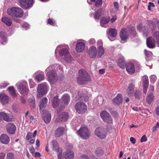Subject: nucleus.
<instances>
[{
	"instance_id": "f257e3e1",
	"label": "nucleus",
	"mask_w": 159,
	"mask_h": 159,
	"mask_svg": "<svg viewBox=\"0 0 159 159\" xmlns=\"http://www.w3.org/2000/svg\"><path fill=\"white\" fill-rule=\"evenodd\" d=\"M90 80V76L85 70L82 69L79 70V76L77 78V82L79 84H84Z\"/></svg>"
},
{
	"instance_id": "f03ea898",
	"label": "nucleus",
	"mask_w": 159,
	"mask_h": 159,
	"mask_svg": "<svg viewBox=\"0 0 159 159\" xmlns=\"http://www.w3.org/2000/svg\"><path fill=\"white\" fill-rule=\"evenodd\" d=\"M7 12L9 15L17 18L22 17L24 14L22 9L16 7L8 8L7 11Z\"/></svg>"
},
{
	"instance_id": "7ed1b4c3",
	"label": "nucleus",
	"mask_w": 159,
	"mask_h": 159,
	"mask_svg": "<svg viewBox=\"0 0 159 159\" xmlns=\"http://www.w3.org/2000/svg\"><path fill=\"white\" fill-rule=\"evenodd\" d=\"M64 47V48H62L59 51V55L61 56L64 57V60L67 62L70 63L73 59L68 51V46L66 45H65Z\"/></svg>"
},
{
	"instance_id": "20e7f679",
	"label": "nucleus",
	"mask_w": 159,
	"mask_h": 159,
	"mask_svg": "<svg viewBox=\"0 0 159 159\" xmlns=\"http://www.w3.org/2000/svg\"><path fill=\"white\" fill-rule=\"evenodd\" d=\"M53 66L52 65L50 66L47 68L45 71H47L49 70V71L47 72V74L48 80L50 82L55 83L57 82L58 78L57 76L56 71L51 69Z\"/></svg>"
},
{
	"instance_id": "39448f33",
	"label": "nucleus",
	"mask_w": 159,
	"mask_h": 159,
	"mask_svg": "<svg viewBox=\"0 0 159 159\" xmlns=\"http://www.w3.org/2000/svg\"><path fill=\"white\" fill-rule=\"evenodd\" d=\"M75 108L76 112L79 114L85 113L87 111V106L83 102H79L75 105Z\"/></svg>"
},
{
	"instance_id": "423d86ee",
	"label": "nucleus",
	"mask_w": 159,
	"mask_h": 159,
	"mask_svg": "<svg viewBox=\"0 0 159 159\" xmlns=\"http://www.w3.org/2000/svg\"><path fill=\"white\" fill-rule=\"evenodd\" d=\"M48 86L46 83L39 84L37 88V91L38 94V97H41L47 92Z\"/></svg>"
},
{
	"instance_id": "0eeeda50",
	"label": "nucleus",
	"mask_w": 159,
	"mask_h": 159,
	"mask_svg": "<svg viewBox=\"0 0 159 159\" xmlns=\"http://www.w3.org/2000/svg\"><path fill=\"white\" fill-rule=\"evenodd\" d=\"M77 133L82 138L85 139H88L90 136L88 129L86 126L81 127Z\"/></svg>"
},
{
	"instance_id": "6e6552de",
	"label": "nucleus",
	"mask_w": 159,
	"mask_h": 159,
	"mask_svg": "<svg viewBox=\"0 0 159 159\" xmlns=\"http://www.w3.org/2000/svg\"><path fill=\"white\" fill-rule=\"evenodd\" d=\"M19 92L23 95L27 94L29 91V89L27 87V83L24 81L23 83H19L16 85Z\"/></svg>"
},
{
	"instance_id": "1a4fd4ad",
	"label": "nucleus",
	"mask_w": 159,
	"mask_h": 159,
	"mask_svg": "<svg viewBox=\"0 0 159 159\" xmlns=\"http://www.w3.org/2000/svg\"><path fill=\"white\" fill-rule=\"evenodd\" d=\"M100 115L104 122L108 124L112 123L113 120L112 117L107 111H102L100 113Z\"/></svg>"
},
{
	"instance_id": "9d476101",
	"label": "nucleus",
	"mask_w": 159,
	"mask_h": 159,
	"mask_svg": "<svg viewBox=\"0 0 159 159\" xmlns=\"http://www.w3.org/2000/svg\"><path fill=\"white\" fill-rule=\"evenodd\" d=\"M34 0H19L18 2L21 7L28 9L32 6Z\"/></svg>"
},
{
	"instance_id": "9b49d317",
	"label": "nucleus",
	"mask_w": 159,
	"mask_h": 159,
	"mask_svg": "<svg viewBox=\"0 0 159 159\" xmlns=\"http://www.w3.org/2000/svg\"><path fill=\"white\" fill-rule=\"evenodd\" d=\"M95 134L101 139H105L106 136L105 129L102 128H97L95 132Z\"/></svg>"
},
{
	"instance_id": "f8f14e48",
	"label": "nucleus",
	"mask_w": 159,
	"mask_h": 159,
	"mask_svg": "<svg viewBox=\"0 0 159 159\" xmlns=\"http://www.w3.org/2000/svg\"><path fill=\"white\" fill-rule=\"evenodd\" d=\"M107 34L110 40L112 41L114 40V38H115L117 35V31L115 29L109 28L107 29Z\"/></svg>"
},
{
	"instance_id": "ddd939ff",
	"label": "nucleus",
	"mask_w": 159,
	"mask_h": 159,
	"mask_svg": "<svg viewBox=\"0 0 159 159\" xmlns=\"http://www.w3.org/2000/svg\"><path fill=\"white\" fill-rule=\"evenodd\" d=\"M2 119L7 122L11 121L13 119V116L7 114L4 112H0V120Z\"/></svg>"
},
{
	"instance_id": "4468645a",
	"label": "nucleus",
	"mask_w": 159,
	"mask_h": 159,
	"mask_svg": "<svg viewBox=\"0 0 159 159\" xmlns=\"http://www.w3.org/2000/svg\"><path fill=\"white\" fill-rule=\"evenodd\" d=\"M7 132L10 134H13L15 133L16 127L13 123H8L7 126Z\"/></svg>"
},
{
	"instance_id": "2eb2a0df",
	"label": "nucleus",
	"mask_w": 159,
	"mask_h": 159,
	"mask_svg": "<svg viewBox=\"0 0 159 159\" xmlns=\"http://www.w3.org/2000/svg\"><path fill=\"white\" fill-rule=\"evenodd\" d=\"M68 117L69 115L67 112H62L58 116L56 120L57 122L66 121L67 120Z\"/></svg>"
},
{
	"instance_id": "dca6fc26",
	"label": "nucleus",
	"mask_w": 159,
	"mask_h": 159,
	"mask_svg": "<svg viewBox=\"0 0 159 159\" xmlns=\"http://www.w3.org/2000/svg\"><path fill=\"white\" fill-rule=\"evenodd\" d=\"M146 44L147 47L150 48H155V41L152 37L148 38L146 40Z\"/></svg>"
},
{
	"instance_id": "f3484780",
	"label": "nucleus",
	"mask_w": 159,
	"mask_h": 159,
	"mask_svg": "<svg viewBox=\"0 0 159 159\" xmlns=\"http://www.w3.org/2000/svg\"><path fill=\"white\" fill-rule=\"evenodd\" d=\"M63 157L66 159H72L74 157V153L72 150L68 149L64 152Z\"/></svg>"
},
{
	"instance_id": "a211bd4d",
	"label": "nucleus",
	"mask_w": 159,
	"mask_h": 159,
	"mask_svg": "<svg viewBox=\"0 0 159 159\" xmlns=\"http://www.w3.org/2000/svg\"><path fill=\"white\" fill-rule=\"evenodd\" d=\"M127 30L125 28H123L120 33V35L122 40L125 41L128 39L129 34L127 32Z\"/></svg>"
},
{
	"instance_id": "6ab92c4d",
	"label": "nucleus",
	"mask_w": 159,
	"mask_h": 159,
	"mask_svg": "<svg viewBox=\"0 0 159 159\" xmlns=\"http://www.w3.org/2000/svg\"><path fill=\"white\" fill-rule=\"evenodd\" d=\"M126 70L129 74H134L135 72V68L134 64L131 62L128 63L126 66Z\"/></svg>"
},
{
	"instance_id": "aec40b11",
	"label": "nucleus",
	"mask_w": 159,
	"mask_h": 159,
	"mask_svg": "<svg viewBox=\"0 0 159 159\" xmlns=\"http://www.w3.org/2000/svg\"><path fill=\"white\" fill-rule=\"evenodd\" d=\"M89 56L91 58H94L97 55L96 48L93 46L90 47L89 49Z\"/></svg>"
},
{
	"instance_id": "412c9836",
	"label": "nucleus",
	"mask_w": 159,
	"mask_h": 159,
	"mask_svg": "<svg viewBox=\"0 0 159 159\" xmlns=\"http://www.w3.org/2000/svg\"><path fill=\"white\" fill-rule=\"evenodd\" d=\"M61 99L62 102L65 105H66L70 102V97L69 94L65 93L62 97Z\"/></svg>"
},
{
	"instance_id": "4be33fe9",
	"label": "nucleus",
	"mask_w": 159,
	"mask_h": 159,
	"mask_svg": "<svg viewBox=\"0 0 159 159\" xmlns=\"http://www.w3.org/2000/svg\"><path fill=\"white\" fill-rule=\"evenodd\" d=\"M0 101L3 104L7 103L9 101V97L4 93H0Z\"/></svg>"
},
{
	"instance_id": "5701e85b",
	"label": "nucleus",
	"mask_w": 159,
	"mask_h": 159,
	"mask_svg": "<svg viewBox=\"0 0 159 159\" xmlns=\"http://www.w3.org/2000/svg\"><path fill=\"white\" fill-rule=\"evenodd\" d=\"M85 47V44L82 42H78L76 45V50L77 52H82Z\"/></svg>"
},
{
	"instance_id": "b1692460",
	"label": "nucleus",
	"mask_w": 159,
	"mask_h": 159,
	"mask_svg": "<svg viewBox=\"0 0 159 159\" xmlns=\"http://www.w3.org/2000/svg\"><path fill=\"white\" fill-rule=\"evenodd\" d=\"M0 140L2 143L8 144L10 141L9 137L6 134H2L0 137Z\"/></svg>"
},
{
	"instance_id": "393cba45",
	"label": "nucleus",
	"mask_w": 159,
	"mask_h": 159,
	"mask_svg": "<svg viewBox=\"0 0 159 159\" xmlns=\"http://www.w3.org/2000/svg\"><path fill=\"white\" fill-rule=\"evenodd\" d=\"M64 128L62 127H59L56 131L55 136L56 137H60L65 132Z\"/></svg>"
},
{
	"instance_id": "a878e982",
	"label": "nucleus",
	"mask_w": 159,
	"mask_h": 159,
	"mask_svg": "<svg viewBox=\"0 0 159 159\" xmlns=\"http://www.w3.org/2000/svg\"><path fill=\"white\" fill-rule=\"evenodd\" d=\"M51 145L53 150L56 152H58L59 151V147L57 141L53 140L51 142Z\"/></svg>"
},
{
	"instance_id": "bb28decb",
	"label": "nucleus",
	"mask_w": 159,
	"mask_h": 159,
	"mask_svg": "<svg viewBox=\"0 0 159 159\" xmlns=\"http://www.w3.org/2000/svg\"><path fill=\"white\" fill-rule=\"evenodd\" d=\"M43 118L44 121L46 123H48L50 122L51 120V114L49 112L47 111L45 113L43 114Z\"/></svg>"
},
{
	"instance_id": "cd10ccee",
	"label": "nucleus",
	"mask_w": 159,
	"mask_h": 159,
	"mask_svg": "<svg viewBox=\"0 0 159 159\" xmlns=\"http://www.w3.org/2000/svg\"><path fill=\"white\" fill-rule=\"evenodd\" d=\"M0 36L1 40V43L3 45L6 44L7 42V38L6 33L4 32H1Z\"/></svg>"
},
{
	"instance_id": "c85d7f7f",
	"label": "nucleus",
	"mask_w": 159,
	"mask_h": 159,
	"mask_svg": "<svg viewBox=\"0 0 159 159\" xmlns=\"http://www.w3.org/2000/svg\"><path fill=\"white\" fill-rule=\"evenodd\" d=\"M122 97L121 94H118L117 96L113 99V102L117 105H119L122 102Z\"/></svg>"
},
{
	"instance_id": "c756f323",
	"label": "nucleus",
	"mask_w": 159,
	"mask_h": 159,
	"mask_svg": "<svg viewBox=\"0 0 159 159\" xmlns=\"http://www.w3.org/2000/svg\"><path fill=\"white\" fill-rule=\"evenodd\" d=\"M118 64L119 66L122 69L125 67V64L123 57L119 58L118 60Z\"/></svg>"
},
{
	"instance_id": "7c9ffc66",
	"label": "nucleus",
	"mask_w": 159,
	"mask_h": 159,
	"mask_svg": "<svg viewBox=\"0 0 159 159\" xmlns=\"http://www.w3.org/2000/svg\"><path fill=\"white\" fill-rule=\"evenodd\" d=\"M104 53V48L102 46H99L98 47V58L100 57Z\"/></svg>"
},
{
	"instance_id": "2f4dec72",
	"label": "nucleus",
	"mask_w": 159,
	"mask_h": 159,
	"mask_svg": "<svg viewBox=\"0 0 159 159\" xmlns=\"http://www.w3.org/2000/svg\"><path fill=\"white\" fill-rule=\"evenodd\" d=\"M37 130H35L33 133L31 132H28L26 136V139L27 140H29L30 139L34 138L37 134Z\"/></svg>"
},
{
	"instance_id": "473e14b6",
	"label": "nucleus",
	"mask_w": 159,
	"mask_h": 159,
	"mask_svg": "<svg viewBox=\"0 0 159 159\" xmlns=\"http://www.w3.org/2000/svg\"><path fill=\"white\" fill-rule=\"evenodd\" d=\"M109 19L106 18H102L100 20L101 25L104 27H107V24L109 22Z\"/></svg>"
},
{
	"instance_id": "72a5a7b5",
	"label": "nucleus",
	"mask_w": 159,
	"mask_h": 159,
	"mask_svg": "<svg viewBox=\"0 0 159 159\" xmlns=\"http://www.w3.org/2000/svg\"><path fill=\"white\" fill-rule=\"evenodd\" d=\"M47 102L48 99L46 98H43L42 99V101L40 102L39 105L40 110L46 107L47 105Z\"/></svg>"
},
{
	"instance_id": "f704fd0d",
	"label": "nucleus",
	"mask_w": 159,
	"mask_h": 159,
	"mask_svg": "<svg viewBox=\"0 0 159 159\" xmlns=\"http://www.w3.org/2000/svg\"><path fill=\"white\" fill-rule=\"evenodd\" d=\"M2 21L8 26H11L12 24L11 20L9 18L6 17H4L2 18Z\"/></svg>"
},
{
	"instance_id": "c9c22d12",
	"label": "nucleus",
	"mask_w": 159,
	"mask_h": 159,
	"mask_svg": "<svg viewBox=\"0 0 159 159\" xmlns=\"http://www.w3.org/2000/svg\"><path fill=\"white\" fill-rule=\"evenodd\" d=\"M59 104V100L58 96H56L54 97L52 102L53 107L55 108H57Z\"/></svg>"
},
{
	"instance_id": "e433bc0d",
	"label": "nucleus",
	"mask_w": 159,
	"mask_h": 159,
	"mask_svg": "<svg viewBox=\"0 0 159 159\" xmlns=\"http://www.w3.org/2000/svg\"><path fill=\"white\" fill-rule=\"evenodd\" d=\"M134 85L133 83H131L129 85L127 90L128 94H131L134 92Z\"/></svg>"
},
{
	"instance_id": "4c0bfd02",
	"label": "nucleus",
	"mask_w": 159,
	"mask_h": 159,
	"mask_svg": "<svg viewBox=\"0 0 159 159\" xmlns=\"http://www.w3.org/2000/svg\"><path fill=\"white\" fill-rule=\"evenodd\" d=\"M127 28L130 33L133 34V36H136V32L135 31V29L134 27L132 26L131 25H130L127 26Z\"/></svg>"
},
{
	"instance_id": "58836bf2",
	"label": "nucleus",
	"mask_w": 159,
	"mask_h": 159,
	"mask_svg": "<svg viewBox=\"0 0 159 159\" xmlns=\"http://www.w3.org/2000/svg\"><path fill=\"white\" fill-rule=\"evenodd\" d=\"M8 90L9 91L10 93L12 96L15 98L16 97V95L15 90L13 86L9 87L8 88Z\"/></svg>"
},
{
	"instance_id": "ea45409f",
	"label": "nucleus",
	"mask_w": 159,
	"mask_h": 159,
	"mask_svg": "<svg viewBox=\"0 0 159 159\" xmlns=\"http://www.w3.org/2000/svg\"><path fill=\"white\" fill-rule=\"evenodd\" d=\"M153 94L152 93H149L147 98V102L149 105L151 104L153 98Z\"/></svg>"
},
{
	"instance_id": "a19ab883",
	"label": "nucleus",
	"mask_w": 159,
	"mask_h": 159,
	"mask_svg": "<svg viewBox=\"0 0 159 159\" xmlns=\"http://www.w3.org/2000/svg\"><path fill=\"white\" fill-rule=\"evenodd\" d=\"M143 85H149V81L148 76L146 75H144L143 76Z\"/></svg>"
},
{
	"instance_id": "79ce46f5",
	"label": "nucleus",
	"mask_w": 159,
	"mask_h": 159,
	"mask_svg": "<svg viewBox=\"0 0 159 159\" xmlns=\"http://www.w3.org/2000/svg\"><path fill=\"white\" fill-rule=\"evenodd\" d=\"M44 79V76L43 74H39L37 75L35 78V80L37 81L38 82L43 80Z\"/></svg>"
},
{
	"instance_id": "37998d69",
	"label": "nucleus",
	"mask_w": 159,
	"mask_h": 159,
	"mask_svg": "<svg viewBox=\"0 0 159 159\" xmlns=\"http://www.w3.org/2000/svg\"><path fill=\"white\" fill-rule=\"evenodd\" d=\"M28 101L31 107L33 108H34L35 106L34 98L33 97L30 98L28 99Z\"/></svg>"
},
{
	"instance_id": "c03bdc74",
	"label": "nucleus",
	"mask_w": 159,
	"mask_h": 159,
	"mask_svg": "<svg viewBox=\"0 0 159 159\" xmlns=\"http://www.w3.org/2000/svg\"><path fill=\"white\" fill-rule=\"evenodd\" d=\"M153 37L156 40L157 46L159 47V31H156L154 33Z\"/></svg>"
},
{
	"instance_id": "a18cd8bd",
	"label": "nucleus",
	"mask_w": 159,
	"mask_h": 159,
	"mask_svg": "<svg viewBox=\"0 0 159 159\" xmlns=\"http://www.w3.org/2000/svg\"><path fill=\"white\" fill-rule=\"evenodd\" d=\"M95 154L98 157L102 156L103 154V152L100 148H97L95 151Z\"/></svg>"
},
{
	"instance_id": "49530a36",
	"label": "nucleus",
	"mask_w": 159,
	"mask_h": 159,
	"mask_svg": "<svg viewBox=\"0 0 159 159\" xmlns=\"http://www.w3.org/2000/svg\"><path fill=\"white\" fill-rule=\"evenodd\" d=\"M101 12L102 9L101 8H99L96 11L94 15V17L95 19L98 20L100 18Z\"/></svg>"
},
{
	"instance_id": "de8ad7c7",
	"label": "nucleus",
	"mask_w": 159,
	"mask_h": 159,
	"mask_svg": "<svg viewBox=\"0 0 159 159\" xmlns=\"http://www.w3.org/2000/svg\"><path fill=\"white\" fill-rule=\"evenodd\" d=\"M142 32H143V36H147L148 35L149 32V30L148 27L145 26H143L142 28Z\"/></svg>"
},
{
	"instance_id": "09e8293b",
	"label": "nucleus",
	"mask_w": 159,
	"mask_h": 159,
	"mask_svg": "<svg viewBox=\"0 0 159 159\" xmlns=\"http://www.w3.org/2000/svg\"><path fill=\"white\" fill-rule=\"evenodd\" d=\"M144 54L146 56V59L147 60L149 59L150 57L152 55V52L150 51H148L146 50H144Z\"/></svg>"
},
{
	"instance_id": "8fccbe9b",
	"label": "nucleus",
	"mask_w": 159,
	"mask_h": 159,
	"mask_svg": "<svg viewBox=\"0 0 159 159\" xmlns=\"http://www.w3.org/2000/svg\"><path fill=\"white\" fill-rule=\"evenodd\" d=\"M141 92L139 90H137L134 93V96L136 100H139L141 97Z\"/></svg>"
},
{
	"instance_id": "3c124183",
	"label": "nucleus",
	"mask_w": 159,
	"mask_h": 159,
	"mask_svg": "<svg viewBox=\"0 0 159 159\" xmlns=\"http://www.w3.org/2000/svg\"><path fill=\"white\" fill-rule=\"evenodd\" d=\"M94 2L95 6L96 7H100L102 6V0H97Z\"/></svg>"
},
{
	"instance_id": "603ef678",
	"label": "nucleus",
	"mask_w": 159,
	"mask_h": 159,
	"mask_svg": "<svg viewBox=\"0 0 159 159\" xmlns=\"http://www.w3.org/2000/svg\"><path fill=\"white\" fill-rule=\"evenodd\" d=\"M148 24L149 25H151V26L154 29H155L156 27V23L152 20H148L147 21Z\"/></svg>"
},
{
	"instance_id": "864d4df0",
	"label": "nucleus",
	"mask_w": 159,
	"mask_h": 159,
	"mask_svg": "<svg viewBox=\"0 0 159 159\" xmlns=\"http://www.w3.org/2000/svg\"><path fill=\"white\" fill-rule=\"evenodd\" d=\"M150 81L153 83H155L157 80V77L155 75H152L149 77Z\"/></svg>"
},
{
	"instance_id": "5fc2aeb1",
	"label": "nucleus",
	"mask_w": 159,
	"mask_h": 159,
	"mask_svg": "<svg viewBox=\"0 0 159 159\" xmlns=\"http://www.w3.org/2000/svg\"><path fill=\"white\" fill-rule=\"evenodd\" d=\"M14 157V154L9 152L7 154V159H13Z\"/></svg>"
},
{
	"instance_id": "6e6d98bb",
	"label": "nucleus",
	"mask_w": 159,
	"mask_h": 159,
	"mask_svg": "<svg viewBox=\"0 0 159 159\" xmlns=\"http://www.w3.org/2000/svg\"><path fill=\"white\" fill-rule=\"evenodd\" d=\"M30 26L29 24L26 22L24 23L22 25V27L25 28L26 30L29 28Z\"/></svg>"
},
{
	"instance_id": "4d7b16f0",
	"label": "nucleus",
	"mask_w": 159,
	"mask_h": 159,
	"mask_svg": "<svg viewBox=\"0 0 159 159\" xmlns=\"http://www.w3.org/2000/svg\"><path fill=\"white\" fill-rule=\"evenodd\" d=\"M47 22L48 23L52 25H54V22L53 21V20L51 19H48L47 20Z\"/></svg>"
},
{
	"instance_id": "13d9d810",
	"label": "nucleus",
	"mask_w": 159,
	"mask_h": 159,
	"mask_svg": "<svg viewBox=\"0 0 159 159\" xmlns=\"http://www.w3.org/2000/svg\"><path fill=\"white\" fill-rule=\"evenodd\" d=\"M147 137L145 135L143 136L141 138L140 141L141 143L144 142L147 140Z\"/></svg>"
},
{
	"instance_id": "bf43d9fd",
	"label": "nucleus",
	"mask_w": 159,
	"mask_h": 159,
	"mask_svg": "<svg viewBox=\"0 0 159 159\" xmlns=\"http://www.w3.org/2000/svg\"><path fill=\"white\" fill-rule=\"evenodd\" d=\"M148 87V85H143V92L145 95L147 92V89Z\"/></svg>"
},
{
	"instance_id": "052dcab7",
	"label": "nucleus",
	"mask_w": 159,
	"mask_h": 159,
	"mask_svg": "<svg viewBox=\"0 0 159 159\" xmlns=\"http://www.w3.org/2000/svg\"><path fill=\"white\" fill-rule=\"evenodd\" d=\"M113 4L116 10H118L119 7L118 3L116 2H115L113 3Z\"/></svg>"
},
{
	"instance_id": "680f3d73",
	"label": "nucleus",
	"mask_w": 159,
	"mask_h": 159,
	"mask_svg": "<svg viewBox=\"0 0 159 159\" xmlns=\"http://www.w3.org/2000/svg\"><path fill=\"white\" fill-rule=\"evenodd\" d=\"M81 158L82 159H90V158L86 155H82L81 157Z\"/></svg>"
},
{
	"instance_id": "e2e57ef3",
	"label": "nucleus",
	"mask_w": 159,
	"mask_h": 159,
	"mask_svg": "<svg viewBox=\"0 0 159 159\" xmlns=\"http://www.w3.org/2000/svg\"><path fill=\"white\" fill-rule=\"evenodd\" d=\"M96 42V41L94 39L92 38L90 39L89 40V43L91 44H93L95 43Z\"/></svg>"
},
{
	"instance_id": "0e129e2a",
	"label": "nucleus",
	"mask_w": 159,
	"mask_h": 159,
	"mask_svg": "<svg viewBox=\"0 0 159 159\" xmlns=\"http://www.w3.org/2000/svg\"><path fill=\"white\" fill-rule=\"evenodd\" d=\"M143 26H142V25L141 24L138 25L137 26V30L140 32H142V28Z\"/></svg>"
},
{
	"instance_id": "69168bd1",
	"label": "nucleus",
	"mask_w": 159,
	"mask_h": 159,
	"mask_svg": "<svg viewBox=\"0 0 159 159\" xmlns=\"http://www.w3.org/2000/svg\"><path fill=\"white\" fill-rule=\"evenodd\" d=\"M130 140L131 142L133 144H135L136 143V140L133 137H130Z\"/></svg>"
},
{
	"instance_id": "338daca9",
	"label": "nucleus",
	"mask_w": 159,
	"mask_h": 159,
	"mask_svg": "<svg viewBox=\"0 0 159 159\" xmlns=\"http://www.w3.org/2000/svg\"><path fill=\"white\" fill-rule=\"evenodd\" d=\"M102 40H98L97 43V45L98 47L100 46H102Z\"/></svg>"
},
{
	"instance_id": "774afa93",
	"label": "nucleus",
	"mask_w": 159,
	"mask_h": 159,
	"mask_svg": "<svg viewBox=\"0 0 159 159\" xmlns=\"http://www.w3.org/2000/svg\"><path fill=\"white\" fill-rule=\"evenodd\" d=\"M5 156V153L2 152L0 153V159H4Z\"/></svg>"
}]
</instances>
